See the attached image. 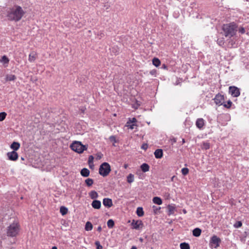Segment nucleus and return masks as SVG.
<instances>
[{"label": "nucleus", "mask_w": 249, "mask_h": 249, "mask_svg": "<svg viewBox=\"0 0 249 249\" xmlns=\"http://www.w3.org/2000/svg\"><path fill=\"white\" fill-rule=\"evenodd\" d=\"M152 201L154 203L157 205H161L162 203V199L158 196H155L153 198Z\"/></svg>", "instance_id": "obj_23"}, {"label": "nucleus", "mask_w": 249, "mask_h": 249, "mask_svg": "<svg viewBox=\"0 0 249 249\" xmlns=\"http://www.w3.org/2000/svg\"><path fill=\"white\" fill-rule=\"evenodd\" d=\"M16 79V76L13 74H7L5 77V80L6 81H15Z\"/></svg>", "instance_id": "obj_24"}, {"label": "nucleus", "mask_w": 249, "mask_h": 249, "mask_svg": "<svg viewBox=\"0 0 249 249\" xmlns=\"http://www.w3.org/2000/svg\"><path fill=\"white\" fill-rule=\"evenodd\" d=\"M134 180V175L132 174H129L127 177V181L129 183L133 182Z\"/></svg>", "instance_id": "obj_32"}, {"label": "nucleus", "mask_w": 249, "mask_h": 249, "mask_svg": "<svg viewBox=\"0 0 249 249\" xmlns=\"http://www.w3.org/2000/svg\"><path fill=\"white\" fill-rule=\"evenodd\" d=\"M21 160H24V158H22V157H21Z\"/></svg>", "instance_id": "obj_56"}, {"label": "nucleus", "mask_w": 249, "mask_h": 249, "mask_svg": "<svg viewBox=\"0 0 249 249\" xmlns=\"http://www.w3.org/2000/svg\"><path fill=\"white\" fill-rule=\"evenodd\" d=\"M126 126L128 127L129 128L131 129H133L134 128L135 126H137V125L136 124H127V122L126 123Z\"/></svg>", "instance_id": "obj_37"}, {"label": "nucleus", "mask_w": 249, "mask_h": 249, "mask_svg": "<svg viewBox=\"0 0 249 249\" xmlns=\"http://www.w3.org/2000/svg\"><path fill=\"white\" fill-rule=\"evenodd\" d=\"M80 174L83 177H88L89 175L90 171L88 168H84L81 170Z\"/></svg>", "instance_id": "obj_16"}, {"label": "nucleus", "mask_w": 249, "mask_h": 249, "mask_svg": "<svg viewBox=\"0 0 249 249\" xmlns=\"http://www.w3.org/2000/svg\"><path fill=\"white\" fill-rule=\"evenodd\" d=\"M25 14V12L21 7L16 5L7 11V18L10 21L18 22L22 18Z\"/></svg>", "instance_id": "obj_1"}, {"label": "nucleus", "mask_w": 249, "mask_h": 249, "mask_svg": "<svg viewBox=\"0 0 249 249\" xmlns=\"http://www.w3.org/2000/svg\"><path fill=\"white\" fill-rule=\"evenodd\" d=\"M68 209L65 206H61L60 208V212L62 215L66 214L68 213Z\"/></svg>", "instance_id": "obj_31"}, {"label": "nucleus", "mask_w": 249, "mask_h": 249, "mask_svg": "<svg viewBox=\"0 0 249 249\" xmlns=\"http://www.w3.org/2000/svg\"><path fill=\"white\" fill-rule=\"evenodd\" d=\"M85 182L88 187H90L93 184V180L92 178H88L85 180Z\"/></svg>", "instance_id": "obj_33"}, {"label": "nucleus", "mask_w": 249, "mask_h": 249, "mask_svg": "<svg viewBox=\"0 0 249 249\" xmlns=\"http://www.w3.org/2000/svg\"><path fill=\"white\" fill-rule=\"evenodd\" d=\"M93 159V157L92 156H90L89 158V161H92Z\"/></svg>", "instance_id": "obj_49"}, {"label": "nucleus", "mask_w": 249, "mask_h": 249, "mask_svg": "<svg viewBox=\"0 0 249 249\" xmlns=\"http://www.w3.org/2000/svg\"><path fill=\"white\" fill-rule=\"evenodd\" d=\"M109 139L111 142H113L114 143H116L117 142L116 137L112 135L110 136Z\"/></svg>", "instance_id": "obj_44"}, {"label": "nucleus", "mask_w": 249, "mask_h": 249, "mask_svg": "<svg viewBox=\"0 0 249 249\" xmlns=\"http://www.w3.org/2000/svg\"><path fill=\"white\" fill-rule=\"evenodd\" d=\"M220 242L221 239L216 235H214L210 239V246L214 248H218L220 246Z\"/></svg>", "instance_id": "obj_6"}, {"label": "nucleus", "mask_w": 249, "mask_h": 249, "mask_svg": "<svg viewBox=\"0 0 249 249\" xmlns=\"http://www.w3.org/2000/svg\"><path fill=\"white\" fill-rule=\"evenodd\" d=\"M36 54L35 52H31L29 55V61L30 62H33L36 59Z\"/></svg>", "instance_id": "obj_21"}, {"label": "nucleus", "mask_w": 249, "mask_h": 249, "mask_svg": "<svg viewBox=\"0 0 249 249\" xmlns=\"http://www.w3.org/2000/svg\"><path fill=\"white\" fill-rule=\"evenodd\" d=\"M201 230L198 228L194 229L193 231V235L195 237H199L201 233Z\"/></svg>", "instance_id": "obj_19"}, {"label": "nucleus", "mask_w": 249, "mask_h": 249, "mask_svg": "<svg viewBox=\"0 0 249 249\" xmlns=\"http://www.w3.org/2000/svg\"><path fill=\"white\" fill-rule=\"evenodd\" d=\"M92 207L95 209H99L101 206V202L100 200H94L91 203Z\"/></svg>", "instance_id": "obj_13"}, {"label": "nucleus", "mask_w": 249, "mask_h": 249, "mask_svg": "<svg viewBox=\"0 0 249 249\" xmlns=\"http://www.w3.org/2000/svg\"><path fill=\"white\" fill-rule=\"evenodd\" d=\"M154 155L156 159H161L163 157V151L161 149H158L154 152Z\"/></svg>", "instance_id": "obj_14"}, {"label": "nucleus", "mask_w": 249, "mask_h": 249, "mask_svg": "<svg viewBox=\"0 0 249 249\" xmlns=\"http://www.w3.org/2000/svg\"><path fill=\"white\" fill-rule=\"evenodd\" d=\"M162 68H163L164 69H166L167 68V66L165 64H163L162 66Z\"/></svg>", "instance_id": "obj_51"}, {"label": "nucleus", "mask_w": 249, "mask_h": 249, "mask_svg": "<svg viewBox=\"0 0 249 249\" xmlns=\"http://www.w3.org/2000/svg\"><path fill=\"white\" fill-rule=\"evenodd\" d=\"M51 249H57V248L56 246H53Z\"/></svg>", "instance_id": "obj_53"}, {"label": "nucleus", "mask_w": 249, "mask_h": 249, "mask_svg": "<svg viewBox=\"0 0 249 249\" xmlns=\"http://www.w3.org/2000/svg\"><path fill=\"white\" fill-rule=\"evenodd\" d=\"M149 238H148V236L147 235H145V240L143 242L141 247L143 248H146V249H148V248H149Z\"/></svg>", "instance_id": "obj_20"}, {"label": "nucleus", "mask_w": 249, "mask_h": 249, "mask_svg": "<svg viewBox=\"0 0 249 249\" xmlns=\"http://www.w3.org/2000/svg\"><path fill=\"white\" fill-rule=\"evenodd\" d=\"M95 245L96 246V249H102L103 247L101 245L99 241H96L95 242Z\"/></svg>", "instance_id": "obj_39"}, {"label": "nucleus", "mask_w": 249, "mask_h": 249, "mask_svg": "<svg viewBox=\"0 0 249 249\" xmlns=\"http://www.w3.org/2000/svg\"><path fill=\"white\" fill-rule=\"evenodd\" d=\"M152 63L155 66L157 67L160 65L161 63L159 58L155 57L152 60Z\"/></svg>", "instance_id": "obj_30"}, {"label": "nucleus", "mask_w": 249, "mask_h": 249, "mask_svg": "<svg viewBox=\"0 0 249 249\" xmlns=\"http://www.w3.org/2000/svg\"><path fill=\"white\" fill-rule=\"evenodd\" d=\"M111 171V167L109 164L105 162L102 163L99 169V173L103 177H107Z\"/></svg>", "instance_id": "obj_5"}, {"label": "nucleus", "mask_w": 249, "mask_h": 249, "mask_svg": "<svg viewBox=\"0 0 249 249\" xmlns=\"http://www.w3.org/2000/svg\"><path fill=\"white\" fill-rule=\"evenodd\" d=\"M145 240V236H144V238L140 237V238H139V241H140L141 243H143V242H144Z\"/></svg>", "instance_id": "obj_46"}, {"label": "nucleus", "mask_w": 249, "mask_h": 249, "mask_svg": "<svg viewBox=\"0 0 249 249\" xmlns=\"http://www.w3.org/2000/svg\"><path fill=\"white\" fill-rule=\"evenodd\" d=\"M97 231H98L99 232H101V231H102V227L101 226H99L98 228H97Z\"/></svg>", "instance_id": "obj_50"}, {"label": "nucleus", "mask_w": 249, "mask_h": 249, "mask_svg": "<svg viewBox=\"0 0 249 249\" xmlns=\"http://www.w3.org/2000/svg\"><path fill=\"white\" fill-rule=\"evenodd\" d=\"M19 231V226L17 223H13L8 227L7 235L8 236H16Z\"/></svg>", "instance_id": "obj_4"}, {"label": "nucleus", "mask_w": 249, "mask_h": 249, "mask_svg": "<svg viewBox=\"0 0 249 249\" xmlns=\"http://www.w3.org/2000/svg\"><path fill=\"white\" fill-rule=\"evenodd\" d=\"M180 249H190V246L189 244L186 242H183L180 244Z\"/></svg>", "instance_id": "obj_29"}, {"label": "nucleus", "mask_w": 249, "mask_h": 249, "mask_svg": "<svg viewBox=\"0 0 249 249\" xmlns=\"http://www.w3.org/2000/svg\"><path fill=\"white\" fill-rule=\"evenodd\" d=\"M229 92L234 97H237L240 95V89L234 86L229 87Z\"/></svg>", "instance_id": "obj_7"}, {"label": "nucleus", "mask_w": 249, "mask_h": 249, "mask_svg": "<svg viewBox=\"0 0 249 249\" xmlns=\"http://www.w3.org/2000/svg\"><path fill=\"white\" fill-rule=\"evenodd\" d=\"M153 208L154 209V211L155 212V213H157V212L160 210V207H157V206H153Z\"/></svg>", "instance_id": "obj_45"}, {"label": "nucleus", "mask_w": 249, "mask_h": 249, "mask_svg": "<svg viewBox=\"0 0 249 249\" xmlns=\"http://www.w3.org/2000/svg\"><path fill=\"white\" fill-rule=\"evenodd\" d=\"M20 143L18 142H14L10 145V148L13 150V151H17L20 147Z\"/></svg>", "instance_id": "obj_17"}, {"label": "nucleus", "mask_w": 249, "mask_h": 249, "mask_svg": "<svg viewBox=\"0 0 249 249\" xmlns=\"http://www.w3.org/2000/svg\"><path fill=\"white\" fill-rule=\"evenodd\" d=\"M201 147L202 149L208 150V149H210V144L208 142H203V143L201 146Z\"/></svg>", "instance_id": "obj_25"}, {"label": "nucleus", "mask_w": 249, "mask_h": 249, "mask_svg": "<svg viewBox=\"0 0 249 249\" xmlns=\"http://www.w3.org/2000/svg\"><path fill=\"white\" fill-rule=\"evenodd\" d=\"M0 62L3 64L4 67H7L9 62V59L6 55H3L0 59Z\"/></svg>", "instance_id": "obj_15"}, {"label": "nucleus", "mask_w": 249, "mask_h": 249, "mask_svg": "<svg viewBox=\"0 0 249 249\" xmlns=\"http://www.w3.org/2000/svg\"><path fill=\"white\" fill-rule=\"evenodd\" d=\"M136 213L139 217L142 216L144 215V211L142 207H139L137 208L136 210Z\"/></svg>", "instance_id": "obj_26"}, {"label": "nucleus", "mask_w": 249, "mask_h": 249, "mask_svg": "<svg viewBox=\"0 0 249 249\" xmlns=\"http://www.w3.org/2000/svg\"><path fill=\"white\" fill-rule=\"evenodd\" d=\"M238 31L241 34H244L245 33V29L243 27H240L238 29Z\"/></svg>", "instance_id": "obj_43"}, {"label": "nucleus", "mask_w": 249, "mask_h": 249, "mask_svg": "<svg viewBox=\"0 0 249 249\" xmlns=\"http://www.w3.org/2000/svg\"><path fill=\"white\" fill-rule=\"evenodd\" d=\"M150 167L149 165L146 163H142L141 165V169L143 172H146L149 170Z\"/></svg>", "instance_id": "obj_22"}, {"label": "nucleus", "mask_w": 249, "mask_h": 249, "mask_svg": "<svg viewBox=\"0 0 249 249\" xmlns=\"http://www.w3.org/2000/svg\"><path fill=\"white\" fill-rule=\"evenodd\" d=\"M217 43L220 46H222L224 44V41L222 38H219L217 40Z\"/></svg>", "instance_id": "obj_42"}, {"label": "nucleus", "mask_w": 249, "mask_h": 249, "mask_svg": "<svg viewBox=\"0 0 249 249\" xmlns=\"http://www.w3.org/2000/svg\"><path fill=\"white\" fill-rule=\"evenodd\" d=\"M107 226L109 229L112 228L114 226V221L111 219H109L107 222Z\"/></svg>", "instance_id": "obj_34"}, {"label": "nucleus", "mask_w": 249, "mask_h": 249, "mask_svg": "<svg viewBox=\"0 0 249 249\" xmlns=\"http://www.w3.org/2000/svg\"><path fill=\"white\" fill-rule=\"evenodd\" d=\"M103 205L107 208H110L113 205L112 199L109 198H105L103 200Z\"/></svg>", "instance_id": "obj_11"}, {"label": "nucleus", "mask_w": 249, "mask_h": 249, "mask_svg": "<svg viewBox=\"0 0 249 249\" xmlns=\"http://www.w3.org/2000/svg\"><path fill=\"white\" fill-rule=\"evenodd\" d=\"M167 209L168 215H170L174 213L176 208L173 205H168L167 206Z\"/></svg>", "instance_id": "obj_18"}, {"label": "nucleus", "mask_w": 249, "mask_h": 249, "mask_svg": "<svg viewBox=\"0 0 249 249\" xmlns=\"http://www.w3.org/2000/svg\"><path fill=\"white\" fill-rule=\"evenodd\" d=\"M182 174L186 175L189 173V169L187 168H183L181 169Z\"/></svg>", "instance_id": "obj_41"}, {"label": "nucleus", "mask_w": 249, "mask_h": 249, "mask_svg": "<svg viewBox=\"0 0 249 249\" xmlns=\"http://www.w3.org/2000/svg\"><path fill=\"white\" fill-rule=\"evenodd\" d=\"M131 249H137V248L135 246H132Z\"/></svg>", "instance_id": "obj_52"}, {"label": "nucleus", "mask_w": 249, "mask_h": 249, "mask_svg": "<svg viewBox=\"0 0 249 249\" xmlns=\"http://www.w3.org/2000/svg\"><path fill=\"white\" fill-rule=\"evenodd\" d=\"M242 225V223L240 221H238L235 222V223L234 224L233 226L235 228H239L241 227Z\"/></svg>", "instance_id": "obj_38"}, {"label": "nucleus", "mask_w": 249, "mask_h": 249, "mask_svg": "<svg viewBox=\"0 0 249 249\" xmlns=\"http://www.w3.org/2000/svg\"><path fill=\"white\" fill-rule=\"evenodd\" d=\"M183 212L184 213H187L186 210L184 209L183 210Z\"/></svg>", "instance_id": "obj_54"}, {"label": "nucleus", "mask_w": 249, "mask_h": 249, "mask_svg": "<svg viewBox=\"0 0 249 249\" xmlns=\"http://www.w3.org/2000/svg\"><path fill=\"white\" fill-rule=\"evenodd\" d=\"M214 103L218 106L223 105L224 103V96L220 93L217 94L213 99Z\"/></svg>", "instance_id": "obj_8"}, {"label": "nucleus", "mask_w": 249, "mask_h": 249, "mask_svg": "<svg viewBox=\"0 0 249 249\" xmlns=\"http://www.w3.org/2000/svg\"><path fill=\"white\" fill-rule=\"evenodd\" d=\"M93 228V226L90 222L88 221L85 225V229L87 231H90Z\"/></svg>", "instance_id": "obj_28"}, {"label": "nucleus", "mask_w": 249, "mask_h": 249, "mask_svg": "<svg viewBox=\"0 0 249 249\" xmlns=\"http://www.w3.org/2000/svg\"><path fill=\"white\" fill-rule=\"evenodd\" d=\"M70 148L73 151L81 154L87 149V146L83 145L80 142L74 141L70 145Z\"/></svg>", "instance_id": "obj_3"}, {"label": "nucleus", "mask_w": 249, "mask_h": 249, "mask_svg": "<svg viewBox=\"0 0 249 249\" xmlns=\"http://www.w3.org/2000/svg\"><path fill=\"white\" fill-rule=\"evenodd\" d=\"M7 114L5 112L0 113V121H3L6 118Z\"/></svg>", "instance_id": "obj_35"}, {"label": "nucleus", "mask_w": 249, "mask_h": 249, "mask_svg": "<svg viewBox=\"0 0 249 249\" xmlns=\"http://www.w3.org/2000/svg\"><path fill=\"white\" fill-rule=\"evenodd\" d=\"M137 122V119L135 118H133L132 119H129L128 121H127V124H136V123Z\"/></svg>", "instance_id": "obj_40"}, {"label": "nucleus", "mask_w": 249, "mask_h": 249, "mask_svg": "<svg viewBox=\"0 0 249 249\" xmlns=\"http://www.w3.org/2000/svg\"><path fill=\"white\" fill-rule=\"evenodd\" d=\"M7 156L9 160L16 161L18 160V155L16 151H12L7 153Z\"/></svg>", "instance_id": "obj_10"}, {"label": "nucleus", "mask_w": 249, "mask_h": 249, "mask_svg": "<svg viewBox=\"0 0 249 249\" xmlns=\"http://www.w3.org/2000/svg\"><path fill=\"white\" fill-rule=\"evenodd\" d=\"M196 124L199 129H202L204 125V120L202 118H198L196 120Z\"/></svg>", "instance_id": "obj_12"}, {"label": "nucleus", "mask_w": 249, "mask_h": 249, "mask_svg": "<svg viewBox=\"0 0 249 249\" xmlns=\"http://www.w3.org/2000/svg\"><path fill=\"white\" fill-rule=\"evenodd\" d=\"M132 228L135 230H139L143 227V223L140 220H132L131 224Z\"/></svg>", "instance_id": "obj_9"}, {"label": "nucleus", "mask_w": 249, "mask_h": 249, "mask_svg": "<svg viewBox=\"0 0 249 249\" xmlns=\"http://www.w3.org/2000/svg\"><path fill=\"white\" fill-rule=\"evenodd\" d=\"M185 142V140L184 139H182V143H184Z\"/></svg>", "instance_id": "obj_55"}, {"label": "nucleus", "mask_w": 249, "mask_h": 249, "mask_svg": "<svg viewBox=\"0 0 249 249\" xmlns=\"http://www.w3.org/2000/svg\"><path fill=\"white\" fill-rule=\"evenodd\" d=\"M150 73L151 75H155V74L156 73V70H153L151 71H150Z\"/></svg>", "instance_id": "obj_47"}, {"label": "nucleus", "mask_w": 249, "mask_h": 249, "mask_svg": "<svg viewBox=\"0 0 249 249\" xmlns=\"http://www.w3.org/2000/svg\"><path fill=\"white\" fill-rule=\"evenodd\" d=\"M232 104V102L231 101V100H229L228 102H227V104H223V106L227 108H230L231 105Z\"/></svg>", "instance_id": "obj_36"}, {"label": "nucleus", "mask_w": 249, "mask_h": 249, "mask_svg": "<svg viewBox=\"0 0 249 249\" xmlns=\"http://www.w3.org/2000/svg\"><path fill=\"white\" fill-rule=\"evenodd\" d=\"M89 196L92 199L97 198L98 197V194L95 191H91L89 193Z\"/></svg>", "instance_id": "obj_27"}, {"label": "nucleus", "mask_w": 249, "mask_h": 249, "mask_svg": "<svg viewBox=\"0 0 249 249\" xmlns=\"http://www.w3.org/2000/svg\"><path fill=\"white\" fill-rule=\"evenodd\" d=\"M147 145L146 144H143L142 146V148L146 150L147 148Z\"/></svg>", "instance_id": "obj_48"}, {"label": "nucleus", "mask_w": 249, "mask_h": 249, "mask_svg": "<svg viewBox=\"0 0 249 249\" xmlns=\"http://www.w3.org/2000/svg\"><path fill=\"white\" fill-rule=\"evenodd\" d=\"M222 30L225 37L231 38L236 35L238 31V25L234 22L223 24Z\"/></svg>", "instance_id": "obj_2"}]
</instances>
